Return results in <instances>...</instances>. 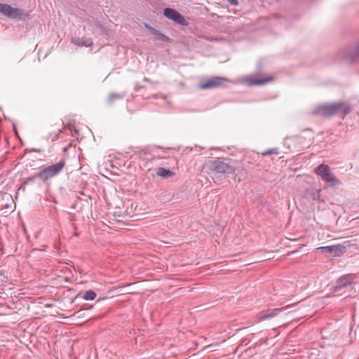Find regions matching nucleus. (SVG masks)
Returning <instances> with one entry per match:
<instances>
[{
  "mask_svg": "<svg viewBox=\"0 0 359 359\" xmlns=\"http://www.w3.org/2000/svg\"><path fill=\"white\" fill-rule=\"evenodd\" d=\"M351 111V108L350 105L346 102L341 101L320 105L313 111V114L316 115H321L325 117H330L339 114L346 115L349 114Z\"/></svg>",
  "mask_w": 359,
  "mask_h": 359,
  "instance_id": "nucleus-1",
  "label": "nucleus"
},
{
  "mask_svg": "<svg viewBox=\"0 0 359 359\" xmlns=\"http://www.w3.org/2000/svg\"><path fill=\"white\" fill-rule=\"evenodd\" d=\"M65 164V159L63 158L57 163L46 167L41 166L39 168V171L37 172V176L43 182H46L59 175L63 170Z\"/></svg>",
  "mask_w": 359,
  "mask_h": 359,
  "instance_id": "nucleus-2",
  "label": "nucleus"
},
{
  "mask_svg": "<svg viewBox=\"0 0 359 359\" xmlns=\"http://www.w3.org/2000/svg\"><path fill=\"white\" fill-rule=\"evenodd\" d=\"M313 172L319 175L322 180L326 182L329 186L335 187L341 184V181L338 180L334 173L330 170V166L326 164H320L314 168Z\"/></svg>",
  "mask_w": 359,
  "mask_h": 359,
  "instance_id": "nucleus-3",
  "label": "nucleus"
},
{
  "mask_svg": "<svg viewBox=\"0 0 359 359\" xmlns=\"http://www.w3.org/2000/svg\"><path fill=\"white\" fill-rule=\"evenodd\" d=\"M208 168L210 172L218 174L231 175L236 170L233 166L225 163L219 158L210 160Z\"/></svg>",
  "mask_w": 359,
  "mask_h": 359,
  "instance_id": "nucleus-4",
  "label": "nucleus"
},
{
  "mask_svg": "<svg viewBox=\"0 0 359 359\" xmlns=\"http://www.w3.org/2000/svg\"><path fill=\"white\" fill-rule=\"evenodd\" d=\"M228 79L222 76H212L210 79L198 83L201 90L213 89L224 86Z\"/></svg>",
  "mask_w": 359,
  "mask_h": 359,
  "instance_id": "nucleus-5",
  "label": "nucleus"
},
{
  "mask_svg": "<svg viewBox=\"0 0 359 359\" xmlns=\"http://www.w3.org/2000/svg\"><path fill=\"white\" fill-rule=\"evenodd\" d=\"M163 15L168 19L173 20L175 22L182 25H188V22L184 17L177 10L171 8H165L163 10Z\"/></svg>",
  "mask_w": 359,
  "mask_h": 359,
  "instance_id": "nucleus-6",
  "label": "nucleus"
},
{
  "mask_svg": "<svg viewBox=\"0 0 359 359\" xmlns=\"http://www.w3.org/2000/svg\"><path fill=\"white\" fill-rule=\"evenodd\" d=\"M355 278V275L352 274V273L346 274V275L341 276L336 281V285L334 287V292L340 291L343 287H345L347 285H351L353 282Z\"/></svg>",
  "mask_w": 359,
  "mask_h": 359,
  "instance_id": "nucleus-7",
  "label": "nucleus"
},
{
  "mask_svg": "<svg viewBox=\"0 0 359 359\" xmlns=\"http://www.w3.org/2000/svg\"><path fill=\"white\" fill-rule=\"evenodd\" d=\"M344 58L350 62L359 59V42L355 46L348 47L344 50Z\"/></svg>",
  "mask_w": 359,
  "mask_h": 359,
  "instance_id": "nucleus-8",
  "label": "nucleus"
},
{
  "mask_svg": "<svg viewBox=\"0 0 359 359\" xmlns=\"http://www.w3.org/2000/svg\"><path fill=\"white\" fill-rule=\"evenodd\" d=\"M318 250H320L323 252L330 253L334 257H339L344 252L345 247L341 245H334L320 247Z\"/></svg>",
  "mask_w": 359,
  "mask_h": 359,
  "instance_id": "nucleus-9",
  "label": "nucleus"
},
{
  "mask_svg": "<svg viewBox=\"0 0 359 359\" xmlns=\"http://www.w3.org/2000/svg\"><path fill=\"white\" fill-rule=\"evenodd\" d=\"M273 79V78L271 76L265 77L255 76L249 79V83L252 86H261L269 83Z\"/></svg>",
  "mask_w": 359,
  "mask_h": 359,
  "instance_id": "nucleus-10",
  "label": "nucleus"
},
{
  "mask_svg": "<svg viewBox=\"0 0 359 359\" xmlns=\"http://www.w3.org/2000/svg\"><path fill=\"white\" fill-rule=\"evenodd\" d=\"M28 16L27 13L21 8H13L11 9L10 14L8 18L11 19H19V20H25V18Z\"/></svg>",
  "mask_w": 359,
  "mask_h": 359,
  "instance_id": "nucleus-11",
  "label": "nucleus"
},
{
  "mask_svg": "<svg viewBox=\"0 0 359 359\" xmlns=\"http://www.w3.org/2000/svg\"><path fill=\"white\" fill-rule=\"evenodd\" d=\"M72 43L78 46L90 47L93 45L91 39L78 38L72 39Z\"/></svg>",
  "mask_w": 359,
  "mask_h": 359,
  "instance_id": "nucleus-12",
  "label": "nucleus"
},
{
  "mask_svg": "<svg viewBox=\"0 0 359 359\" xmlns=\"http://www.w3.org/2000/svg\"><path fill=\"white\" fill-rule=\"evenodd\" d=\"M281 311L282 309H273L272 310H268L260 316L259 320H264L267 318H271L278 315Z\"/></svg>",
  "mask_w": 359,
  "mask_h": 359,
  "instance_id": "nucleus-13",
  "label": "nucleus"
},
{
  "mask_svg": "<svg viewBox=\"0 0 359 359\" xmlns=\"http://www.w3.org/2000/svg\"><path fill=\"white\" fill-rule=\"evenodd\" d=\"M156 175L162 178L167 179L172 177L174 172L164 168H158L156 170Z\"/></svg>",
  "mask_w": 359,
  "mask_h": 359,
  "instance_id": "nucleus-14",
  "label": "nucleus"
},
{
  "mask_svg": "<svg viewBox=\"0 0 359 359\" xmlns=\"http://www.w3.org/2000/svg\"><path fill=\"white\" fill-rule=\"evenodd\" d=\"M11 8H12L11 6H10L7 4L0 3V13L2 15H4L6 17H8Z\"/></svg>",
  "mask_w": 359,
  "mask_h": 359,
  "instance_id": "nucleus-15",
  "label": "nucleus"
},
{
  "mask_svg": "<svg viewBox=\"0 0 359 359\" xmlns=\"http://www.w3.org/2000/svg\"><path fill=\"white\" fill-rule=\"evenodd\" d=\"M124 97H125L124 93L118 94L116 93H111L109 96V98H108V102H109V104H111L114 103V102L116 99L122 100L124 98Z\"/></svg>",
  "mask_w": 359,
  "mask_h": 359,
  "instance_id": "nucleus-16",
  "label": "nucleus"
},
{
  "mask_svg": "<svg viewBox=\"0 0 359 359\" xmlns=\"http://www.w3.org/2000/svg\"><path fill=\"white\" fill-rule=\"evenodd\" d=\"M96 296V293L93 290H89L83 293L82 298L85 300L90 301L94 300Z\"/></svg>",
  "mask_w": 359,
  "mask_h": 359,
  "instance_id": "nucleus-17",
  "label": "nucleus"
},
{
  "mask_svg": "<svg viewBox=\"0 0 359 359\" xmlns=\"http://www.w3.org/2000/svg\"><path fill=\"white\" fill-rule=\"evenodd\" d=\"M36 178H39V177L37 176V173L34 174V175H32V176H31L29 177L26 178L24 180V182H22V184L21 187H20V189L25 190V186L29 184L33 183Z\"/></svg>",
  "mask_w": 359,
  "mask_h": 359,
  "instance_id": "nucleus-18",
  "label": "nucleus"
},
{
  "mask_svg": "<svg viewBox=\"0 0 359 359\" xmlns=\"http://www.w3.org/2000/svg\"><path fill=\"white\" fill-rule=\"evenodd\" d=\"M278 154V151L277 149H269L264 152H263V155L264 156H266V155H271V154Z\"/></svg>",
  "mask_w": 359,
  "mask_h": 359,
  "instance_id": "nucleus-19",
  "label": "nucleus"
},
{
  "mask_svg": "<svg viewBox=\"0 0 359 359\" xmlns=\"http://www.w3.org/2000/svg\"><path fill=\"white\" fill-rule=\"evenodd\" d=\"M147 27L152 34L158 36V34H159V31L156 30V29L148 25H147Z\"/></svg>",
  "mask_w": 359,
  "mask_h": 359,
  "instance_id": "nucleus-20",
  "label": "nucleus"
},
{
  "mask_svg": "<svg viewBox=\"0 0 359 359\" xmlns=\"http://www.w3.org/2000/svg\"><path fill=\"white\" fill-rule=\"evenodd\" d=\"M158 37H159V39H161V41H168L169 40V38L164 35L163 34L159 32V34H158Z\"/></svg>",
  "mask_w": 359,
  "mask_h": 359,
  "instance_id": "nucleus-21",
  "label": "nucleus"
},
{
  "mask_svg": "<svg viewBox=\"0 0 359 359\" xmlns=\"http://www.w3.org/2000/svg\"><path fill=\"white\" fill-rule=\"evenodd\" d=\"M43 149H32L29 150V152H36V153H41Z\"/></svg>",
  "mask_w": 359,
  "mask_h": 359,
  "instance_id": "nucleus-22",
  "label": "nucleus"
},
{
  "mask_svg": "<svg viewBox=\"0 0 359 359\" xmlns=\"http://www.w3.org/2000/svg\"><path fill=\"white\" fill-rule=\"evenodd\" d=\"M227 1H229L233 5H237L238 4V1L237 0H227Z\"/></svg>",
  "mask_w": 359,
  "mask_h": 359,
  "instance_id": "nucleus-23",
  "label": "nucleus"
},
{
  "mask_svg": "<svg viewBox=\"0 0 359 359\" xmlns=\"http://www.w3.org/2000/svg\"><path fill=\"white\" fill-rule=\"evenodd\" d=\"M144 81L147 82L149 81V79L144 77Z\"/></svg>",
  "mask_w": 359,
  "mask_h": 359,
  "instance_id": "nucleus-24",
  "label": "nucleus"
},
{
  "mask_svg": "<svg viewBox=\"0 0 359 359\" xmlns=\"http://www.w3.org/2000/svg\"><path fill=\"white\" fill-rule=\"evenodd\" d=\"M305 130H312L311 128H306Z\"/></svg>",
  "mask_w": 359,
  "mask_h": 359,
  "instance_id": "nucleus-25",
  "label": "nucleus"
}]
</instances>
